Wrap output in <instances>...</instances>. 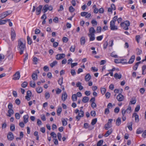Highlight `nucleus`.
Wrapping results in <instances>:
<instances>
[{
  "label": "nucleus",
  "instance_id": "nucleus-13",
  "mask_svg": "<svg viewBox=\"0 0 146 146\" xmlns=\"http://www.w3.org/2000/svg\"><path fill=\"white\" fill-rule=\"evenodd\" d=\"M132 117H135V121L136 123H137L139 121V115L136 113H134L133 114Z\"/></svg>",
  "mask_w": 146,
  "mask_h": 146
},
{
  "label": "nucleus",
  "instance_id": "nucleus-18",
  "mask_svg": "<svg viewBox=\"0 0 146 146\" xmlns=\"http://www.w3.org/2000/svg\"><path fill=\"white\" fill-rule=\"evenodd\" d=\"M91 77L90 74H87L85 77V80L86 81H88L91 78Z\"/></svg>",
  "mask_w": 146,
  "mask_h": 146
},
{
  "label": "nucleus",
  "instance_id": "nucleus-51",
  "mask_svg": "<svg viewBox=\"0 0 146 146\" xmlns=\"http://www.w3.org/2000/svg\"><path fill=\"white\" fill-rule=\"evenodd\" d=\"M62 125L65 126L67 124V122L65 119H64L62 120Z\"/></svg>",
  "mask_w": 146,
  "mask_h": 146
},
{
  "label": "nucleus",
  "instance_id": "nucleus-44",
  "mask_svg": "<svg viewBox=\"0 0 146 146\" xmlns=\"http://www.w3.org/2000/svg\"><path fill=\"white\" fill-rule=\"evenodd\" d=\"M10 129L11 131H14L15 130V126L14 124H11V125Z\"/></svg>",
  "mask_w": 146,
  "mask_h": 146
},
{
  "label": "nucleus",
  "instance_id": "nucleus-61",
  "mask_svg": "<svg viewBox=\"0 0 146 146\" xmlns=\"http://www.w3.org/2000/svg\"><path fill=\"white\" fill-rule=\"evenodd\" d=\"M88 14V13L86 12H83L81 13V15L82 17H84L85 16L86 17V15Z\"/></svg>",
  "mask_w": 146,
  "mask_h": 146
},
{
  "label": "nucleus",
  "instance_id": "nucleus-12",
  "mask_svg": "<svg viewBox=\"0 0 146 146\" xmlns=\"http://www.w3.org/2000/svg\"><path fill=\"white\" fill-rule=\"evenodd\" d=\"M7 137L8 139L10 141L13 140L14 138V137L12 133L9 132L8 134Z\"/></svg>",
  "mask_w": 146,
  "mask_h": 146
},
{
  "label": "nucleus",
  "instance_id": "nucleus-7",
  "mask_svg": "<svg viewBox=\"0 0 146 146\" xmlns=\"http://www.w3.org/2000/svg\"><path fill=\"white\" fill-rule=\"evenodd\" d=\"M32 93L29 90L27 92V95L25 97L26 99L28 101L30 100L31 99L30 97Z\"/></svg>",
  "mask_w": 146,
  "mask_h": 146
},
{
  "label": "nucleus",
  "instance_id": "nucleus-58",
  "mask_svg": "<svg viewBox=\"0 0 146 146\" xmlns=\"http://www.w3.org/2000/svg\"><path fill=\"white\" fill-rule=\"evenodd\" d=\"M44 70L46 72H48L49 70V69L48 67L47 66H45L43 67Z\"/></svg>",
  "mask_w": 146,
  "mask_h": 146
},
{
  "label": "nucleus",
  "instance_id": "nucleus-26",
  "mask_svg": "<svg viewBox=\"0 0 146 146\" xmlns=\"http://www.w3.org/2000/svg\"><path fill=\"white\" fill-rule=\"evenodd\" d=\"M88 35L90 37V41H93L95 39V35Z\"/></svg>",
  "mask_w": 146,
  "mask_h": 146
},
{
  "label": "nucleus",
  "instance_id": "nucleus-14",
  "mask_svg": "<svg viewBox=\"0 0 146 146\" xmlns=\"http://www.w3.org/2000/svg\"><path fill=\"white\" fill-rule=\"evenodd\" d=\"M135 59V56L134 55H132L129 60L128 64H131L133 63Z\"/></svg>",
  "mask_w": 146,
  "mask_h": 146
},
{
  "label": "nucleus",
  "instance_id": "nucleus-10",
  "mask_svg": "<svg viewBox=\"0 0 146 146\" xmlns=\"http://www.w3.org/2000/svg\"><path fill=\"white\" fill-rule=\"evenodd\" d=\"M42 8V6L40 5L36 8V13L37 15H38L40 13Z\"/></svg>",
  "mask_w": 146,
  "mask_h": 146
},
{
  "label": "nucleus",
  "instance_id": "nucleus-17",
  "mask_svg": "<svg viewBox=\"0 0 146 146\" xmlns=\"http://www.w3.org/2000/svg\"><path fill=\"white\" fill-rule=\"evenodd\" d=\"M142 74L145 75L146 74V65H143L142 67Z\"/></svg>",
  "mask_w": 146,
  "mask_h": 146
},
{
  "label": "nucleus",
  "instance_id": "nucleus-56",
  "mask_svg": "<svg viewBox=\"0 0 146 146\" xmlns=\"http://www.w3.org/2000/svg\"><path fill=\"white\" fill-rule=\"evenodd\" d=\"M119 108L118 107H116L114 110V111L115 113H119Z\"/></svg>",
  "mask_w": 146,
  "mask_h": 146
},
{
  "label": "nucleus",
  "instance_id": "nucleus-42",
  "mask_svg": "<svg viewBox=\"0 0 146 146\" xmlns=\"http://www.w3.org/2000/svg\"><path fill=\"white\" fill-rule=\"evenodd\" d=\"M97 119L95 118L92 120L91 124L92 125H94L97 122Z\"/></svg>",
  "mask_w": 146,
  "mask_h": 146
},
{
  "label": "nucleus",
  "instance_id": "nucleus-16",
  "mask_svg": "<svg viewBox=\"0 0 146 146\" xmlns=\"http://www.w3.org/2000/svg\"><path fill=\"white\" fill-rule=\"evenodd\" d=\"M89 32L90 34L88 35H94V33L96 32V31L93 27H92L90 28Z\"/></svg>",
  "mask_w": 146,
  "mask_h": 146
},
{
  "label": "nucleus",
  "instance_id": "nucleus-53",
  "mask_svg": "<svg viewBox=\"0 0 146 146\" xmlns=\"http://www.w3.org/2000/svg\"><path fill=\"white\" fill-rule=\"evenodd\" d=\"M140 106L139 105H137L135 109V112H138L139 110Z\"/></svg>",
  "mask_w": 146,
  "mask_h": 146
},
{
  "label": "nucleus",
  "instance_id": "nucleus-34",
  "mask_svg": "<svg viewBox=\"0 0 146 146\" xmlns=\"http://www.w3.org/2000/svg\"><path fill=\"white\" fill-rule=\"evenodd\" d=\"M30 85L31 87L35 88L36 85L34 81H31L30 82Z\"/></svg>",
  "mask_w": 146,
  "mask_h": 146
},
{
  "label": "nucleus",
  "instance_id": "nucleus-29",
  "mask_svg": "<svg viewBox=\"0 0 146 146\" xmlns=\"http://www.w3.org/2000/svg\"><path fill=\"white\" fill-rule=\"evenodd\" d=\"M48 5H45L42 9V11L44 12V13H45L48 11Z\"/></svg>",
  "mask_w": 146,
  "mask_h": 146
},
{
  "label": "nucleus",
  "instance_id": "nucleus-55",
  "mask_svg": "<svg viewBox=\"0 0 146 146\" xmlns=\"http://www.w3.org/2000/svg\"><path fill=\"white\" fill-rule=\"evenodd\" d=\"M91 70L93 71V72H96L98 71V69L95 67H92L91 68Z\"/></svg>",
  "mask_w": 146,
  "mask_h": 146
},
{
  "label": "nucleus",
  "instance_id": "nucleus-11",
  "mask_svg": "<svg viewBox=\"0 0 146 146\" xmlns=\"http://www.w3.org/2000/svg\"><path fill=\"white\" fill-rule=\"evenodd\" d=\"M130 22L128 21H126L124 22L121 23L120 25L121 27H123L124 26H129L130 25Z\"/></svg>",
  "mask_w": 146,
  "mask_h": 146
},
{
  "label": "nucleus",
  "instance_id": "nucleus-8",
  "mask_svg": "<svg viewBox=\"0 0 146 146\" xmlns=\"http://www.w3.org/2000/svg\"><path fill=\"white\" fill-rule=\"evenodd\" d=\"M20 75L19 72H17L14 75V77L13 78V79L14 80H19L20 78Z\"/></svg>",
  "mask_w": 146,
  "mask_h": 146
},
{
  "label": "nucleus",
  "instance_id": "nucleus-9",
  "mask_svg": "<svg viewBox=\"0 0 146 146\" xmlns=\"http://www.w3.org/2000/svg\"><path fill=\"white\" fill-rule=\"evenodd\" d=\"M116 98L119 101H122L124 100V96L121 94H119L117 96Z\"/></svg>",
  "mask_w": 146,
  "mask_h": 146
},
{
  "label": "nucleus",
  "instance_id": "nucleus-39",
  "mask_svg": "<svg viewBox=\"0 0 146 146\" xmlns=\"http://www.w3.org/2000/svg\"><path fill=\"white\" fill-rule=\"evenodd\" d=\"M127 113H130L131 111V107L129 106L128 108L126 110Z\"/></svg>",
  "mask_w": 146,
  "mask_h": 146
},
{
  "label": "nucleus",
  "instance_id": "nucleus-60",
  "mask_svg": "<svg viewBox=\"0 0 146 146\" xmlns=\"http://www.w3.org/2000/svg\"><path fill=\"white\" fill-rule=\"evenodd\" d=\"M91 115L93 117H95L96 115V113L95 111H92L90 112Z\"/></svg>",
  "mask_w": 146,
  "mask_h": 146
},
{
  "label": "nucleus",
  "instance_id": "nucleus-41",
  "mask_svg": "<svg viewBox=\"0 0 146 146\" xmlns=\"http://www.w3.org/2000/svg\"><path fill=\"white\" fill-rule=\"evenodd\" d=\"M75 45L72 46H71L70 50L71 52H74L75 50Z\"/></svg>",
  "mask_w": 146,
  "mask_h": 146
},
{
  "label": "nucleus",
  "instance_id": "nucleus-52",
  "mask_svg": "<svg viewBox=\"0 0 146 146\" xmlns=\"http://www.w3.org/2000/svg\"><path fill=\"white\" fill-rule=\"evenodd\" d=\"M15 117L16 119H19L20 118V115L19 113H17L15 114Z\"/></svg>",
  "mask_w": 146,
  "mask_h": 146
},
{
  "label": "nucleus",
  "instance_id": "nucleus-21",
  "mask_svg": "<svg viewBox=\"0 0 146 146\" xmlns=\"http://www.w3.org/2000/svg\"><path fill=\"white\" fill-rule=\"evenodd\" d=\"M112 132V131L111 129L108 130L106 133L104 135V136L106 137H107L109 135L111 134Z\"/></svg>",
  "mask_w": 146,
  "mask_h": 146
},
{
  "label": "nucleus",
  "instance_id": "nucleus-1",
  "mask_svg": "<svg viewBox=\"0 0 146 146\" xmlns=\"http://www.w3.org/2000/svg\"><path fill=\"white\" fill-rule=\"evenodd\" d=\"M18 49L19 50V53L21 55L26 49L25 42L23 39L20 38L18 40Z\"/></svg>",
  "mask_w": 146,
  "mask_h": 146
},
{
  "label": "nucleus",
  "instance_id": "nucleus-33",
  "mask_svg": "<svg viewBox=\"0 0 146 146\" xmlns=\"http://www.w3.org/2000/svg\"><path fill=\"white\" fill-rule=\"evenodd\" d=\"M27 40L28 43L29 44H31L32 43V41L31 39L30 38L29 36H28L27 37Z\"/></svg>",
  "mask_w": 146,
  "mask_h": 146
},
{
  "label": "nucleus",
  "instance_id": "nucleus-6",
  "mask_svg": "<svg viewBox=\"0 0 146 146\" xmlns=\"http://www.w3.org/2000/svg\"><path fill=\"white\" fill-rule=\"evenodd\" d=\"M65 55L64 54H59L56 56V58L57 60H59L65 57Z\"/></svg>",
  "mask_w": 146,
  "mask_h": 146
},
{
  "label": "nucleus",
  "instance_id": "nucleus-31",
  "mask_svg": "<svg viewBox=\"0 0 146 146\" xmlns=\"http://www.w3.org/2000/svg\"><path fill=\"white\" fill-rule=\"evenodd\" d=\"M62 110V108L61 107L58 108L57 110V114L58 115H59L60 114Z\"/></svg>",
  "mask_w": 146,
  "mask_h": 146
},
{
  "label": "nucleus",
  "instance_id": "nucleus-43",
  "mask_svg": "<svg viewBox=\"0 0 146 146\" xmlns=\"http://www.w3.org/2000/svg\"><path fill=\"white\" fill-rule=\"evenodd\" d=\"M101 93L103 94H104L106 91V90L105 88H101Z\"/></svg>",
  "mask_w": 146,
  "mask_h": 146
},
{
  "label": "nucleus",
  "instance_id": "nucleus-4",
  "mask_svg": "<svg viewBox=\"0 0 146 146\" xmlns=\"http://www.w3.org/2000/svg\"><path fill=\"white\" fill-rule=\"evenodd\" d=\"M11 39L12 41H13L16 37V33L13 28H12L11 29Z\"/></svg>",
  "mask_w": 146,
  "mask_h": 146
},
{
  "label": "nucleus",
  "instance_id": "nucleus-3",
  "mask_svg": "<svg viewBox=\"0 0 146 146\" xmlns=\"http://www.w3.org/2000/svg\"><path fill=\"white\" fill-rule=\"evenodd\" d=\"M110 29L112 30H116L118 29L117 27L115 25V23L114 21L112 20L110 22Z\"/></svg>",
  "mask_w": 146,
  "mask_h": 146
},
{
  "label": "nucleus",
  "instance_id": "nucleus-50",
  "mask_svg": "<svg viewBox=\"0 0 146 146\" xmlns=\"http://www.w3.org/2000/svg\"><path fill=\"white\" fill-rule=\"evenodd\" d=\"M50 135L53 138H56L57 137L56 134L54 132H52L50 134Z\"/></svg>",
  "mask_w": 146,
  "mask_h": 146
},
{
  "label": "nucleus",
  "instance_id": "nucleus-35",
  "mask_svg": "<svg viewBox=\"0 0 146 146\" xmlns=\"http://www.w3.org/2000/svg\"><path fill=\"white\" fill-rule=\"evenodd\" d=\"M91 23L92 24L93 26H94L97 25V22L95 20L93 19Z\"/></svg>",
  "mask_w": 146,
  "mask_h": 146
},
{
  "label": "nucleus",
  "instance_id": "nucleus-2",
  "mask_svg": "<svg viewBox=\"0 0 146 146\" xmlns=\"http://www.w3.org/2000/svg\"><path fill=\"white\" fill-rule=\"evenodd\" d=\"M12 13L11 10H9L2 13L0 17V18H4L7 15L11 14Z\"/></svg>",
  "mask_w": 146,
  "mask_h": 146
},
{
  "label": "nucleus",
  "instance_id": "nucleus-54",
  "mask_svg": "<svg viewBox=\"0 0 146 146\" xmlns=\"http://www.w3.org/2000/svg\"><path fill=\"white\" fill-rule=\"evenodd\" d=\"M50 94L48 92H46L45 93V97L46 99H48L50 97Z\"/></svg>",
  "mask_w": 146,
  "mask_h": 146
},
{
  "label": "nucleus",
  "instance_id": "nucleus-19",
  "mask_svg": "<svg viewBox=\"0 0 146 146\" xmlns=\"http://www.w3.org/2000/svg\"><path fill=\"white\" fill-rule=\"evenodd\" d=\"M8 114L7 115V116L10 117L14 114V111L13 109L9 110L8 111Z\"/></svg>",
  "mask_w": 146,
  "mask_h": 146
},
{
  "label": "nucleus",
  "instance_id": "nucleus-24",
  "mask_svg": "<svg viewBox=\"0 0 146 146\" xmlns=\"http://www.w3.org/2000/svg\"><path fill=\"white\" fill-rule=\"evenodd\" d=\"M89 100V98L88 97L85 96L83 98L82 101L84 103L87 102Z\"/></svg>",
  "mask_w": 146,
  "mask_h": 146
},
{
  "label": "nucleus",
  "instance_id": "nucleus-45",
  "mask_svg": "<svg viewBox=\"0 0 146 146\" xmlns=\"http://www.w3.org/2000/svg\"><path fill=\"white\" fill-rule=\"evenodd\" d=\"M57 64V62L56 61L54 60V61L52 63L50 64V66L51 67H53L54 66H55L56 64Z\"/></svg>",
  "mask_w": 146,
  "mask_h": 146
},
{
  "label": "nucleus",
  "instance_id": "nucleus-20",
  "mask_svg": "<svg viewBox=\"0 0 146 146\" xmlns=\"http://www.w3.org/2000/svg\"><path fill=\"white\" fill-rule=\"evenodd\" d=\"M29 116L28 115L23 116L24 121L25 123H27L28 121Z\"/></svg>",
  "mask_w": 146,
  "mask_h": 146
},
{
  "label": "nucleus",
  "instance_id": "nucleus-22",
  "mask_svg": "<svg viewBox=\"0 0 146 146\" xmlns=\"http://www.w3.org/2000/svg\"><path fill=\"white\" fill-rule=\"evenodd\" d=\"M32 77L34 80H35L37 79V75L36 73H34L32 74Z\"/></svg>",
  "mask_w": 146,
  "mask_h": 146
},
{
  "label": "nucleus",
  "instance_id": "nucleus-32",
  "mask_svg": "<svg viewBox=\"0 0 146 146\" xmlns=\"http://www.w3.org/2000/svg\"><path fill=\"white\" fill-rule=\"evenodd\" d=\"M128 125L127 126V127L128 128V129L130 130V131H132V122H131L130 123H128Z\"/></svg>",
  "mask_w": 146,
  "mask_h": 146
},
{
  "label": "nucleus",
  "instance_id": "nucleus-37",
  "mask_svg": "<svg viewBox=\"0 0 146 146\" xmlns=\"http://www.w3.org/2000/svg\"><path fill=\"white\" fill-rule=\"evenodd\" d=\"M77 96L76 94H74L72 96V99L73 101H75L77 100Z\"/></svg>",
  "mask_w": 146,
  "mask_h": 146
},
{
  "label": "nucleus",
  "instance_id": "nucleus-5",
  "mask_svg": "<svg viewBox=\"0 0 146 146\" xmlns=\"http://www.w3.org/2000/svg\"><path fill=\"white\" fill-rule=\"evenodd\" d=\"M112 121L113 120L112 119H110L108 120V123L105 126L106 129L108 130L111 127V123Z\"/></svg>",
  "mask_w": 146,
  "mask_h": 146
},
{
  "label": "nucleus",
  "instance_id": "nucleus-46",
  "mask_svg": "<svg viewBox=\"0 0 146 146\" xmlns=\"http://www.w3.org/2000/svg\"><path fill=\"white\" fill-rule=\"evenodd\" d=\"M143 132V130L142 129H138L136 132V133L137 134H139Z\"/></svg>",
  "mask_w": 146,
  "mask_h": 146
},
{
  "label": "nucleus",
  "instance_id": "nucleus-28",
  "mask_svg": "<svg viewBox=\"0 0 146 146\" xmlns=\"http://www.w3.org/2000/svg\"><path fill=\"white\" fill-rule=\"evenodd\" d=\"M85 42V37H82L80 39V43L81 45H84Z\"/></svg>",
  "mask_w": 146,
  "mask_h": 146
},
{
  "label": "nucleus",
  "instance_id": "nucleus-57",
  "mask_svg": "<svg viewBox=\"0 0 146 146\" xmlns=\"http://www.w3.org/2000/svg\"><path fill=\"white\" fill-rule=\"evenodd\" d=\"M126 112V110L122 108L121 109V113L122 116H124Z\"/></svg>",
  "mask_w": 146,
  "mask_h": 146
},
{
  "label": "nucleus",
  "instance_id": "nucleus-15",
  "mask_svg": "<svg viewBox=\"0 0 146 146\" xmlns=\"http://www.w3.org/2000/svg\"><path fill=\"white\" fill-rule=\"evenodd\" d=\"M67 95L66 93L65 92L63 94L62 96V99L63 101H65L67 99Z\"/></svg>",
  "mask_w": 146,
  "mask_h": 146
},
{
  "label": "nucleus",
  "instance_id": "nucleus-47",
  "mask_svg": "<svg viewBox=\"0 0 146 146\" xmlns=\"http://www.w3.org/2000/svg\"><path fill=\"white\" fill-rule=\"evenodd\" d=\"M136 51H137V55H140L142 53L141 50L139 48L137 49Z\"/></svg>",
  "mask_w": 146,
  "mask_h": 146
},
{
  "label": "nucleus",
  "instance_id": "nucleus-40",
  "mask_svg": "<svg viewBox=\"0 0 146 146\" xmlns=\"http://www.w3.org/2000/svg\"><path fill=\"white\" fill-rule=\"evenodd\" d=\"M63 78L62 77H61V78L59 79V80L58 81V84L60 85H62V83L63 82Z\"/></svg>",
  "mask_w": 146,
  "mask_h": 146
},
{
  "label": "nucleus",
  "instance_id": "nucleus-27",
  "mask_svg": "<svg viewBox=\"0 0 146 146\" xmlns=\"http://www.w3.org/2000/svg\"><path fill=\"white\" fill-rule=\"evenodd\" d=\"M114 77L116 79H120L121 77V75L118 74L117 73H116L114 74Z\"/></svg>",
  "mask_w": 146,
  "mask_h": 146
},
{
  "label": "nucleus",
  "instance_id": "nucleus-25",
  "mask_svg": "<svg viewBox=\"0 0 146 146\" xmlns=\"http://www.w3.org/2000/svg\"><path fill=\"white\" fill-rule=\"evenodd\" d=\"M121 123V119L118 117L116 120V124L117 126L119 125Z\"/></svg>",
  "mask_w": 146,
  "mask_h": 146
},
{
  "label": "nucleus",
  "instance_id": "nucleus-63",
  "mask_svg": "<svg viewBox=\"0 0 146 146\" xmlns=\"http://www.w3.org/2000/svg\"><path fill=\"white\" fill-rule=\"evenodd\" d=\"M75 9L72 6H70L69 8V10L70 12H72L74 11Z\"/></svg>",
  "mask_w": 146,
  "mask_h": 146
},
{
  "label": "nucleus",
  "instance_id": "nucleus-38",
  "mask_svg": "<svg viewBox=\"0 0 146 146\" xmlns=\"http://www.w3.org/2000/svg\"><path fill=\"white\" fill-rule=\"evenodd\" d=\"M104 142V141L103 140H101L99 141L97 143V146H101V145Z\"/></svg>",
  "mask_w": 146,
  "mask_h": 146
},
{
  "label": "nucleus",
  "instance_id": "nucleus-48",
  "mask_svg": "<svg viewBox=\"0 0 146 146\" xmlns=\"http://www.w3.org/2000/svg\"><path fill=\"white\" fill-rule=\"evenodd\" d=\"M27 83L26 82H24L21 84V86L23 88H25L27 86Z\"/></svg>",
  "mask_w": 146,
  "mask_h": 146
},
{
  "label": "nucleus",
  "instance_id": "nucleus-23",
  "mask_svg": "<svg viewBox=\"0 0 146 146\" xmlns=\"http://www.w3.org/2000/svg\"><path fill=\"white\" fill-rule=\"evenodd\" d=\"M36 91L38 93H41L42 91V88L40 86H38L36 88Z\"/></svg>",
  "mask_w": 146,
  "mask_h": 146
},
{
  "label": "nucleus",
  "instance_id": "nucleus-49",
  "mask_svg": "<svg viewBox=\"0 0 146 146\" xmlns=\"http://www.w3.org/2000/svg\"><path fill=\"white\" fill-rule=\"evenodd\" d=\"M7 21L6 20H2L0 19V25H2L5 24Z\"/></svg>",
  "mask_w": 146,
  "mask_h": 146
},
{
  "label": "nucleus",
  "instance_id": "nucleus-62",
  "mask_svg": "<svg viewBox=\"0 0 146 146\" xmlns=\"http://www.w3.org/2000/svg\"><path fill=\"white\" fill-rule=\"evenodd\" d=\"M57 136L59 140L60 141L62 137L61 134L60 133H58L57 134Z\"/></svg>",
  "mask_w": 146,
  "mask_h": 146
},
{
  "label": "nucleus",
  "instance_id": "nucleus-64",
  "mask_svg": "<svg viewBox=\"0 0 146 146\" xmlns=\"http://www.w3.org/2000/svg\"><path fill=\"white\" fill-rule=\"evenodd\" d=\"M142 136L144 138L146 137V130H145L143 132Z\"/></svg>",
  "mask_w": 146,
  "mask_h": 146
},
{
  "label": "nucleus",
  "instance_id": "nucleus-59",
  "mask_svg": "<svg viewBox=\"0 0 146 146\" xmlns=\"http://www.w3.org/2000/svg\"><path fill=\"white\" fill-rule=\"evenodd\" d=\"M108 45V43L106 41L104 42L103 44V48L104 49H105L106 48Z\"/></svg>",
  "mask_w": 146,
  "mask_h": 146
},
{
  "label": "nucleus",
  "instance_id": "nucleus-30",
  "mask_svg": "<svg viewBox=\"0 0 146 146\" xmlns=\"http://www.w3.org/2000/svg\"><path fill=\"white\" fill-rule=\"evenodd\" d=\"M141 62L140 61L137 62L135 64V65L133 67V68L134 70H137V67L139 65V64Z\"/></svg>",
  "mask_w": 146,
  "mask_h": 146
},
{
  "label": "nucleus",
  "instance_id": "nucleus-36",
  "mask_svg": "<svg viewBox=\"0 0 146 146\" xmlns=\"http://www.w3.org/2000/svg\"><path fill=\"white\" fill-rule=\"evenodd\" d=\"M80 117H82L84 116V111H83L80 110L79 112L78 115Z\"/></svg>",
  "mask_w": 146,
  "mask_h": 146
}]
</instances>
